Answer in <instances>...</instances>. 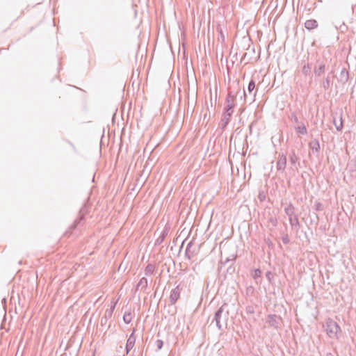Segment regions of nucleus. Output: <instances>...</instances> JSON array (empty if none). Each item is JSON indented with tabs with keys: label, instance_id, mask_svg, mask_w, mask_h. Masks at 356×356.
I'll use <instances>...</instances> for the list:
<instances>
[{
	"label": "nucleus",
	"instance_id": "9",
	"mask_svg": "<svg viewBox=\"0 0 356 356\" xmlns=\"http://www.w3.org/2000/svg\"><path fill=\"white\" fill-rule=\"evenodd\" d=\"M134 330H133V332L129 336V339H127L125 350L127 354L129 353V351L133 348L134 346L135 342H136V337L134 335Z\"/></svg>",
	"mask_w": 356,
	"mask_h": 356
},
{
	"label": "nucleus",
	"instance_id": "27",
	"mask_svg": "<svg viewBox=\"0 0 356 356\" xmlns=\"http://www.w3.org/2000/svg\"><path fill=\"white\" fill-rule=\"evenodd\" d=\"M123 321L126 324H129L132 321V316L130 312L125 313L123 316Z\"/></svg>",
	"mask_w": 356,
	"mask_h": 356
},
{
	"label": "nucleus",
	"instance_id": "4",
	"mask_svg": "<svg viewBox=\"0 0 356 356\" xmlns=\"http://www.w3.org/2000/svg\"><path fill=\"white\" fill-rule=\"evenodd\" d=\"M184 288V285L181 284H178L175 289L171 291L170 295V305H175L180 298V293Z\"/></svg>",
	"mask_w": 356,
	"mask_h": 356
},
{
	"label": "nucleus",
	"instance_id": "10",
	"mask_svg": "<svg viewBox=\"0 0 356 356\" xmlns=\"http://www.w3.org/2000/svg\"><path fill=\"white\" fill-rule=\"evenodd\" d=\"M231 117H232V115H230V114H227L225 113H222L220 122L219 123V127L222 129H224L227 126V124L229 122Z\"/></svg>",
	"mask_w": 356,
	"mask_h": 356
},
{
	"label": "nucleus",
	"instance_id": "24",
	"mask_svg": "<svg viewBox=\"0 0 356 356\" xmlns=\"http://www.w3.org/2000/svg\"><path fill=\"white\" fill-rule=\"evenodd\" d=\"M84 218V214L83 213L82 209L79 212V216L74 220L73 227H76Z\"/></svg>",
	"mask_w": 356,
	"mask_h": 356
},
{
	"label": "nucleus",
	"instance_id": "35",
	"mask_svg": "<svg viewBox=\"0 0 356 356\" xmlns=\"http://www.w3.org/2000/svg\"><path fill=\"white\" fill-rule=\"evenodd\" d=\"M321 207H322V205H321L320 203H318V204H316V209L317 210H321Z\"/></svg>",
	"mask_w": 356,
	"mask_h": 356
},
{
	"label": "nucleus",
	"instance_id": "11",
	"mask_svg": "<svg viewBox=\"0 0 356 356\" xmlns=\"http://www.w3.org/2000/svg\"><path fill=\"white\" fill-rule=\"evenodd\" d=\"M325 70V64L323 62L316 61V65L314 67V72L316 76H321Z\"/></svg>",
	"mask_w": 356,
	"mask_h": 356
},
{
	"label": "nucleus",
	"instance_id": "39",
	"mask_svg": "<svg viewBox=\"0 0 356 356\" xmlns=\"http://www.w3.org/2000/svg\"><path fill=\"white\" fill-rule=\"evenodd\" d=\"M130 356H134V354H131Z\"/></svg>",
	"mask_w": 356,
	"mask_h": 356
},
{
	"label": "nucleus",
	"instance_id": "15",
	"mask_svg": "<svg viewBox=\"0 0 356 356\" xmlns=\"http://www.w3.org/2000/svg\"><path fill=\"white\" fill-rule=\"evenodd\" d=\"M115 304H113L110 309H107L105 311L104 316L101 318V323L103 324V321H107V320L111 318L113 310L115 309Z\"/></svg>",
	"mask_w": 356,
	"mask_h": 356
},
{
	"label": "nucleus",
	"instance_id": "7",
	"mask_svg": "<svg viewBox=\"0 0 356 356\" xmlns=\"http://www.w3.org/2000/svg\"><path fill=\"white\" fill-rule=\"evenodd\" d=\"M236 255L232 254L230 257H227L224 261H221L222 264H227L231 262V264L228 266L227 269V272L229 274L234 273L235 271V268L233 266L234 262L236 260Z\"/></svg>",
	"mask_w": 356,
	"mask_h": 356
},
{
	"label": "nucleus",
	"instance_id": "26",
	"mask_svg": "<svg viewBox=\"0 0 356 356\" xmlns=\"http://www.w3.org/2000/svg\"><path fill=\"white\" fill-rule=\"evenodd\" d=\"M255 89V82L253 79H251L248 86V90L249 94H252Z\"/></svg>",
	"mask_w": 356,
	"mask_h": 356
},
{
	"label": "nucleus",
	"instance_id": "16",
	"mask_svg": "<svg viewBox=\"0 0 356 356\" xmlns=\"http://www.w3.org/2000/svg\"><path fill=\"white\" fill-rule=\"evenodd\" d=\"M168 229L167 227H165L163 231L161 232L160 236L157 238V239L155 241V245H160L161 244L165 238L166 237V236L168 235Z\"/></svg>",
	"mask_w": 356,
	"mask_h": 356
},
{
	"label": "nucleus",
	"instance_id": "30",
	"mask_svg": "<svg viewBox=\"0 0 356 356\" xmlns=\"http://www.w3.org/2000/svg\"><path fill=\"white\" fill-rule=\"evenodd\" d=\"M155 345L157 347V348L159 350H161L163 346V342L162 340L161 339H157L156 341H155Z\"/></svg>",
	"mask_w": 356,
	"mask_h": 356
},
{
	"label": "nucleus",
	"instance_id": "5",
	"mask_svg": "<svg viewBox=\"0 0 356 356\" xmlns=\"http://www.w3.org/2000/svg\"><path fill=\"white\" fill-rule=\"evenodd\" d=\"M267 322L270 326L275 329H278L282 325V318H281V316L275 314H269L268 316Z\"/></svg>",
	"mask_w": 356,
	"mask_h": 356
},
{
	"label": "nucleus",
	"instance_id": "34",
	"mask_svg": "<svg viewBox=\"0 0 356 356\" xmlns=\"http://www.w3.org/2000/svg\"><path fill=\"white\" fill-rule=\"evenodd\" d=\"M218 29L219 31V33L220 35V38H222V40H224V35H223L222 29Z\"/></svg>",
	"mask_w": 356,
	"mask_h": 356
},
{
	"label": "nucleus",
	"instance_id": "21",
	"mask_svg": "<svg viewBox=\"0 0 356 356\" xmlns=\"http://www.w3.org/2000/svg\"><path fill=\"white\" fill-rule=\"evenodd\" d=\"M154 271H155V266L152 264H149L145 267V273L146 275H152L154 273Z\"/></svg>",
	"mask_w": 356,
	"mask_h": 356
},
{
	"label": "nucleus",
	"instance_id": "20",
	"mask_svg": "<svg viewBox=\"0 0 356 356\" xmlns=\"http://www.w3.org/2000/svg\"><path fill=\"white\" fill-rule=\"evenodd\" d=\"M284 212L289 216V218L292 217L295 212V208L293 205L290 203L286 207H285Z\"/></svg>",
	"mask_w": 356,
	"mask_h": 356
},
{
	"label": "nucleus",
	"instance_id": "29",
	"mask_svg": "<svg viewBox=\"0 0 356 356\" xmlns=\"http://www.w3.org/2000/svg\"><path fill=\"white\" fill-rule=\"evenodd\" d=\"M261 275V271L259 269H255L252 277L254 279H257L258 277H260Z\"/></svg>",
	"mask_w": 356,
	"mask_h": 356
},
{
	"label": "nucleus",
	"instance_id": "19",
	"mask_svg": "<svg viewBox=\"0 0 356 356\" xmlns=\"http://www.w3.org/2000/svg\"><path fill=\"white\" fill-rule=\"evenodd\" d=\"M333 123H334L335 128L337 131H340L342 130L343 127L342 113H341L339 115V123L337 122L335 117H333Z\"/></svg>",
	"mask_w": 356,
	"mask_h": 356
},
{
	"label": "nucleus",
	"instance_id": "6",
	"mask_svg": "<svg viewBox=\"0 0 356 356\" xmlns=\"http://www.w3.org/2000/svg\"><path fill=\"white\" fill-rule=\"evenodd\" d=\"M286 166V156L284 153L278 154L276 168L277 171L284 172Z\"/></svg>",
	"mask_w": 356,
	"mask_h": 356
},
{
	"label": "nucleus",
	"instance_id": "28",
	"mask_svg": "<svg viewBox=\"0 0 356 356\" xmlns=\"http://www.w3.org/2000/svg\"><path fill=\"white\" fill-rule=\"evenodd\" d=\"M302 72L304 75L307 76L310 74V66L309 63H307L303 65L302 67Z\"/></svg>",
	"mask_w": 356,
	"mask_h": 356
},
{
	"label": "nucleus",
	"instance_id": "2",
	"mask_svg": "<svg viewBox=\"0 0 356 356\" xmlns=\"http://www.w3.org/2000/svg\"><path fill=\"white\" fill-rule=\"evenodd\" d=\"M325 331L331 339H338L337 334L341 332V327L337 322L332 318H327L325 321Z\"/></svg>",
	"mask_w": 356,
	"mask_h": 356
},
{
	"label": "nucleus",
	"instance_id": "22",
	"mask_svg": "<svg viewBox=\"0 0 356 356\" xmlns=\"http://www.w3.org/2000/svg\"><path fill=\"white\" fill-rule=\"evenodd\" d=\"M289 159H290L291 164L293 165H295L296 164V163L298 161L299 158L296 155L294 150L291 151V152L290 153Z\"/></svg>",
	"mask_w": 356,
	"mask_h": 356
},
{
	"label": "nucleus",
	"instance_id": "32",
	"mask_svg": "<svg viewBox=\"0 0 356 356\" xmlns=\"http://www.w3.org/2000/svg\"><path fill=\"white\" fill-rule=\"evenodd\" d=\"M269 222L271 223V225H272L273 227L277 226V218H276L271 217V218L269 219Z\"/></svg>",
	"mask_w": 356,
	"mask_h": 356
},
{
	"label": "nucleus",
	"instance_id": "13",
	"mask_svg": "<svg viewBox=\"0 0 356 356\" xmlns=\"http://www.w3.org/2000/svg\"><path fill=\"white\" fill-rule=\"evenodd\" d=\"M308 145L313 152H315L316 154H318L320 152L321 147L318 139H314L311 140L309 143Z\"/></svg>",
	"mask_w": 356,
	"mask_h": 356
},
{
	"label": "nucleus",
	"instance_id": "8",
	"mask_svg": "<svg viewBox=\"0 0 356 356\" xmlns=\"http://www.w3.org/2000/svg\"><path fill=\"white\" fill-rule=\"evenodd\" d=\"M224 306L225 305H222L215 313L214 318L213 321L216 322V326L218 328V330H222V325L220 324V321L222 318V314L224 312Z\"/></svg>",
	"mask_w": 356,
	"mask_h": 356
},
{
	"label": "nucleus",
	"instance_id": "38",
	"mask_svg": "<svg viewBox=\"0 0 356 356\" xmlns=\"http://www.w3.org/2000/svg\"><path fill=\"white\" fill-rule=\"evenodd\" d=\"M106 323V321H105V320H104V321H103V324H104V323Z\"/></svg>",
	"mask_w": 356,
	"mask_h": 356
},
{
	"label": "nucleus",
	"instance_id": "14",
	"mask_svg": "<svg viewBox=\"0 0 356 356\" xmlns=\"http://www.w3.org/2000/svg\"><path fill=\"white\" fill-rule=\"evenodd\" d=\"M348 71L345 67L342 68L339 74V81L343 83H346V82H348Z\"/></svg>",
	"mask_w": 356,
	"mask_h": 356
},
{
	"label": "nucleus",
	"instance_id": "18",
	"mask_svg": "<svg viewBox=\"0 0 356 356\" xmlns=\"http://www.w3.org/2000/svg\"><path fill=\"white\" fill-rule=\"evenodd\" d=\"M147 280L145 277H142L136 285V289L140 288L141 290H145L147 287Z\"/></svg>",
	"mask_w": 356,
	"mask_h": 356
},
{
	"label": "nucleus",
	"instance_id": "36",
	"mask_svg": "<svg viewBox=\"0 0 356 356\" xmlns=\"http://www.w3.org/2000/svg\"><path fill=\"white\" fill-rule=\"evenodd\" d=\"M246 95H246V92L244 90V96H245V97H246Z\"/></svg>",
	"mask_w": 356,
	"mask_h": 356
},
{
	"label": "nucleus",
	"instance_id": "31",
	"mask_svg": "<svg viewBox=\"0 0 356 356\" xmlns=\"http://www.w3.org/2000/svg\"><path fill=\"white\" fill-rule=\"evenodd\" d=\"M282 241L283 243L288 244L290 242L289 236L287 234L284 235L282 237Z\"/></svg>",
	"mask_w": 356,
	"mask_h": 356
},
{
	"label": "nucleus",
	"instance_id": "23",
	"mask_svg": "<svg viewBox=\"0 0 356 356\" xmlns=\"http://www.w3.org/2000/svg\"><path fill=\"white\" fill-rule=\"evenodd\" d=\"M289 223L291 227H299V220L297 216H294V217H290L289 218Z\"/></svg>",
	"mask_w": 356,
	"mask_h": 356
},
{
	"label": "nucleus",
	"instance_id": "33",
	"mask_svg": "<svg viewBox=\"0 0 356 356\" xmlns=\"http://www.w3.org/2000/svg\"><path fill=\"white\" fill-rule=\"evenodd\" d=\"M266 277L270 282H271L273 275L270 271H267L266 273Z\"/></svg>",
	"mask_w": 356,
	"mask_h": 356
},
{
	"label": "nucleus",
	"instance_id": "37",
	"mask_svg": "<svg viewBox=\"0 0 356 356\" xmlns=\"http://www.w3.org/2000/svg\"><path fill=\"white\" fill-rule=\"evenodd\" d=\"M256 95V92L253 93V97H254Z\"/></svg>",
	"mask_w": 356,
	"mask_h": 356
},
{
	"label": "nucleus",
	"instance_id": "1",
	"mask_svg": "<svg viewBox=\"0 0 356 356\" xmlns=\"http://www.w3.org/2000/svg\"><path fill=\"white\" fill-rule=\"evenodd\" d=\"M289 119L293 124V127L297 134L306 135L307 134V127L303 122H300L295 112H291L289 115Z\"/></svg>",
	"mask_w": 356,
	"mask_h": 356
},
{
	"label": "nucleus",
	"instance_id": "3",
	"mask_svg": "<svg viewBox=\"0 0 356 356\" xmlns=\"http://www.w3.org/2000/svg\"><path fill=\"white\" fill-rule=\"evenodd\" d=\"M235 100L236 97L234 95H232L231 92H229L225 99V106L224 107V112L227 114H230L232 115L234 113V108L235 106Z\"/></svg>",
	"mask_w": 356,
	"mask_h": 356
},
{
	"label": "nucleus",
	"instance_id": "12",
	"mask_svg": "<svg viewBox=\"0 0 356 356\" xmlns=\"http://www.w3.org/2000/svg\"><path fill=\"white\" fill-rule=\"evenodd\" d=\"M192 247L193 243L191 241L188 243L185 251V257L188 259H191L196 254V250H192Z\"/></svg>",
	"mask_w": 356,
	"mask_h": 356
},
{
	"label": "nucleus",
	"instance_id": "17",
	"mask_svg": "<svg viewBox=\"0 0 356 356\" xmlns=\"http://www.w3.org/2000/svg\"><path fill=\"white\" fill-rule=\"evenodd\" d=\"M305 26L307 30H312L317 28L318 22L316 19H308L305 23Z\"/></svg>",
	"mask_w": 356,
	"mask_h": 356
},
{
	"label": "nucleus",
	"instance_id": "25",
	"mask_svg": "<svg viewBox=\"0 0 356 356\" xmlns=\"http://www.w3.org/2000/svg\"><path fill=\"white\" fill-rule=\"evenodd\" d=\"M331 86V81H330V79L329 76L326 77L323 81V83H322V87L325 89V90H327L329 89V88Z\"/></svg>",
	"mask_w": 356,
	"mask_h": 356
}]
</instances>
